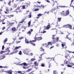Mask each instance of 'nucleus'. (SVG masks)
Returning <instances> with one entry per match:
<instances>
[{
    "label": "nucleus",
    "instance_id": "obj_1",
    "mask_svg": "<svg viewBox=\"0 0 74 74\" xmlns=\"http://www.w3.org/2000/svg\"><path fill=\"white\" fill-rule=\"evenodd\" d=\"M70 14V12H69V10H67V11H63L62 12H61V14L63 16H67Z\"/></svg>",
    "mask_w": 74,
    "mask_h": 74
},
{
    "label": "nucleus",
    "instance_id": "obj_2",
    "mask_svg": "<svg viewBox=\"0 0 74 74\" xmlns=\"http://www.w3.org/2000/svg\"><path fill=\"white\" fill-rule=\"evenodd\" d=\"M25 42L27 44H29V43H30L32 45H33V46H36V44H35L33 42V41L30 40L29 42V41H27V40L26 39V38H25Z\"/></svg>",
    "mask_w": 74,
    "mask_h": 74
},
{
    "label": "nucleus",
    "instance_id": "obj_3",
    "mask_svg": "<svg viewBox=\"0 0 74 74\" xmlns=\"http://www.w3.org/2000/svg\"><path fill=\"white\" fill-rule=\"evenodd\" d=\"M47 60H49V62H48V64L49 65V68H50V67H51L52 66L51 65V61L52 60V58H47Z\"/></svg>",
    "mask_w": 74,
    "mask_h": 74
},
{
    "label": "nucleus",
    "instance_id": "obj_4",
    "mask_svg": "<svg viewBox=\"0 0 74 74\" xmlns=\"http://www.w3.org/2000/svg\"><path fill=\"white\" fill-rule=\"evenodd\" d=\"M34 39L35 40H32V41H33V42H36V41L37 40H38V41H40V40H41L42 39V38L41 37H38L37 38L35 37L34 38Z\"/></svg>",
    "mask_w": 74,
    "mask_h": 74
},
{
    "label": "nucleus",
    "instance_id": "obj_5",
    "mask_svg": "<svg viewBox=\"0 0 74 74\" xmlns=\"http://www.w3.org/2000/svg\"><path fill=\"white\" fill-rule=\"evenodd\" d=\"M16 10L17 14H18V12H22V8L21 9L20 7H18Z\"/></svg>",
    "mask_w": 74,
    "mask_h": 74
},
{
    "label": "nucleus",
    "instance_id": "obj_6",
    "mask_svg": "<svg viewBox=\"0 0 74 74\" xmlns=\"http://www.w3.org/2000/svg\"><path fill=\"white\" fill-rule=\"evenodd\" d=\"M33 31V29H31L30 30H29L28 32H27V34L28 35V36H30L31 34H32V32Z\"/></svg>",
    "mask_w": 74,
    "mask_h": 74
},
{
    "label": "nucleus",
    "instance_id": "obj_7",
    "mask_svg": "<svg viewBox=\"0 0 74 74\" xmlns=\"http://www.w3.org/2000/svg\"><path fill=\"white\" fill-rule=\"evenodd\" d=\"M44 27L45 28H44V30H48V29H49V28H50V25H48L46 27V26H44Z\"/></svg>",
    "mask_w": 74,
    "mask_h": 74
},
{
    "label": "nucleus",
    "instance_id": "obj_8",
    "mask_svg": "<svg viewBox=\"0 0 74 74\" xmlns=\"http://www.w3.org/2000/svg\"><path fill=\"white\" fill-rule=\"evenodd\" d=\"M45 54V53H44ZM44 53H42V54H41L40 55V57H39V58H40L38 60V62H40V61H41V60H42V55H43L44 54Z\"/></svg>",
    "mask_w": 74,
    "mask_h": 74
},
{
    "label": "nucleus",
    "instance_id": "obj_9",
    "mask_svg": "<svg viewBox=\"0 0 74 74\" xmlns=\"http://www.w3.org/2000/svg\"><path fill=\"white\" fill-rule=\"evenodd\" d=\"M70 65L68 64L67 65V66L68 67H72V66H74V64L73 63H70Z\"/></svg>",
    "mask_w": 74,
    "mask_h": 74
},
{
    "label": "nucleus",
    "instance_id": "obj_10",
    "mask_svg": "<svg viewBox=\"0 0 74 74\" xmlns=\"http://www.w3.org/2000/svg\"><path fill=\"white\" fill-rule=\"evenodd\" d=\"M23 52L25 54L28 55V50L27 49H25L23 51Z\"/></svg>",
    "mask_w": 74,
    "mask_h": 74
},
{
    "label": "nucleus",
    "instance_id": "obj_11",
    "mask_svg": "<svg viewBox=\"0 0 74 74\" xmlns=\"http://www.w3.org/2000/svg\"><path fill=\"white\" fill-rule=\"evenodd\" d=\"M21 65L22 66L23 65L24 66H28L27 64H26V62H24L23 63L21 64Z\"/></svg>",
    "mask_w": 74,
    "mask_h": 74
},
{
    "label": "nucleus",
    "instance_id": "obj_12",
    "mask_svg": "<svg viewBox=\"0 0 74 74\" xmlns=\"http://www.w3.org/2000/svg\"><path fill=\"white\" fill-rule=\"evenodd\" d=\"M42 15H43L42 14H38L37 15L38 17H36V18H37V19H38V18H40V16H42Z\"/></svg>",
    "mask_w": 74,
    "mask_h": 74
},
{
    "label": "nucleus",
    "instance_id": "obj_13",
    "mask_svg": "<svg viewBox=\"0 0 74 74\" xmlns=\"http://www.w3.org/2000/svg\"><path fill=\"white\" fill-rule=\"evenodd\" d=\"M6 12H5V14H9V10L8 8H7L6 9Z\"/></svg>",
    "mask_w": 74,
    "mask_h": 74
},
{
    "label": "nucleus",
    "instance_id": "obj_14",
    "mask_svg": "<svg viewBox=\"0 0 74 74\" xmlns=\"http://www.w3.org/2000/svg\"><path fill=\"white\" fill-rule=\"evenodd\" d=\"M29 4L28 3H27L25 5H24L25 9H26L29 7Z\"/></svg>",
    "mask_w": 74,
    "mask_h": 74
},
{
    "label": "nucleus",
    "instance_id": "obj_15",
    "mask_svg": "<svg viewBox=\"0 0 74 74\" xmlns=\"http://www.w3.org/2000/svg\"><path fill=\"white\" fill-rule=\"evenodd\" d=\"M34 64L35 66H38V63L37 62H34Z\"/></svg>",
    "mask_w": 74,
    "mask_h": 74
},
{
    "label": "nucleus",
    "instance_id": "obj_16",
    "mask_svg": "<svg viewBox=\"0 0 74 74\" xmlns=\"http://www.w3.org/2000/svg\"><path fill=\"white\" fill-rule=\"evenodd\" d=\"M68 28H69L70 29H72V25H70L69 24H68Z\"/></svg>",
    "mask_w": 74,
    "mask_h": 74
},
{
    "label": "nucleus",
    "instance_id": "obj_17",
    "mask_svg": "<svg viewBox=\"0 0 74 74\" xmlns=\"http://www.w3.org/2000/svg\"><path fill=\"white\" fill-rule=\"evenodd\" d=\"M55 10H56V8H54L50 10V12H53L55 11Z\"/></svg>",
    "mask_w": 74,
    "mask_h": 74
},
{
    "label": "nucleus",
    "instance_id": "obj_18",
    "mask_svg": "<svg viewBox=\"0 0 74 74\" xmlns=\"http://www.w3.org/2000/svg\"><path fill=\"white\" fill-rule=\"evenodd\" d=\"M5 52H10V51L9 50V48H7V49H5Z\"/></svg>",
    "mask_w": 74,
    "mask_h": 74
},
{
    "label": "nucleus",
    "instance_id": "obj_19",
    "mask_svg": "<svg viewBox=\"0 0 74 74\" xmlns=\"http://www.w3.org/2000/svg\"><path fill=\"white\" fill-rule=\"evenodd\" d=\"M69 36V35H67L66 36V38H67V39H69V40H70V41H71V38H69L68 37Z\"/></svg>",
    "mask_w": 74,
    "mask_h": 74
},
{
    "label": "nucleus",
    "instance_id": "obj_20",
    "mask_svg": "<svg viewBox=\"0 0 74 74\" xmlns=\"http://www.w3.org/2000/svg\"><path fill=\"white\" fill-rule=\"evenodd\" d=\"M8 74H12V71H7Z\"/></svg>",
    "mask_w": 74,
    "mask_h": 74
},
{
    "label": "nucleus",
    "instance_id": "obj_21",
    "mask_svg": "<svg viewBox=\"0 0 74 74\" xmlns=\"http://www.w3.org/2000/svg\"><path fill=\"white\" fill-rule=\"evenodd\" d=\"M68 26H69V24L64 25L63 27H66V28H68Z\"/></svg>",
    "mask_w": 74,
    "mask_h": 74
},
{
    "label": "nucleus",
    "instance_id": "obj_22",
    "mask_svg": "<svg viewBox=\"0 0 74 74\" xmlns=\"http://www.w3.org/2000/svg\"><path fill=\"white\" fill-rule=\"evenodd\" d=\"M53 74H58V72L57 71L55 70L53 71Z\"/></svg>",
    "mask_w": 74,
    "mask_h": 74
},
{
    "label": "nucleus",
    "instance_id": "obj_23",
    "mask_svg": "<svg viewBox=\"0 0 74 74\" xmlns=\"http://www.w3.org/2000/svg\"><path fill=\"white\" fill-rule=\"evenodd\" d=\"M21 46H19L18 47H16L14 48V49H15V50H16V49H19V48H21Z\"/></svg>",
    "mask_w": 74,
    "mask_h": 74
},
{
    "label": "nucleus",
    "instance_id": "obj_24",
    "mask_svg": "<svg viewBox=\"0 0 74 74\" xmlns=\"http://www.w3.org/2000/svg\"><path fill=\"white\" fill-rule=\"evenodd\" d=\"M12 31H15L16 30V28L15 27H13L12 28Z\"/></svg>",
    "mask_w": 74,
    "mask_h": 74
},
{
    "label": "nucleus",
    "instance_id": "obj_25",
    "mask_svg": "<svg viewBox=\"0 0 74 74\" xmlns=\"http://www.w3.org/2000/svg\"><path fill=\"white\" fill-rule=\"evenodd\" d=\"M31 23V21H30L28 23V27H30V24Z\"/></svg>",
    "mask_w": 74,
    "mask_h": 74
},
{
    "label": "nucleus",
    "instance_id": "obj_26",
    "mask_svg": "<svg viewBox=\"0 0 74 74\" xmlns=\"http://www.w3.org/2000/svg\"><path fill=\"white\" fill-rule=\"evenodd\" d=\"M59 37H57L56 39V42H58L59 41Z\"/></svg>",
    "mask_w": 74,
    "mask_h": 74
},
{
    "label": "nucleus",
    "instance_id": "obj_27",
    "mask_svg": "<svg viewBox=\"0 0 74 74\" xmlns=\"http://www.w3.org/2000/svg\"><path fill=\"white\" fill-rule=\"evenodd\" d=\"M5 52V51H1L0 52V54H3V53H4Z\"/></svg>",
    "mask_w": 74,
    "mask_h": 74
},
{
    "label": "nucleus",
    "instance_id": "obj_28",
    "mask_svg": "<svg viewBox=\"0 0 74 74\" xmlns=\"http://www.w3.org/2000/svg\"><path fill=\"white\" fill-rule=\"evenodd\" d=\"M25 19H23L22 21L20 22V23H23V22H25Z\"/></svg>",
    "mask_w": 74,
    "mask_h": 74
},
{
    "label": "nucleus",
    "instance_id": "obj_29",
    "mask_svg": "<svg viewBox=\"0 0 74 74\" xmlns=\"http://www.w3.org/2000/svg\"><path fill=\"white\" fill-rule=\"evenodd\" d=\"M14 15H11L8 16V17L9 18H12V17H14Z\"/></svg>",
    "mask_w": 74,
    "mask_h": 74
},
{
    "label": "nucleus",
    "instance_id": "obj_30",
    "mask_svg": "<svg viewBox=\"0 0 74 74\" xmlns=\"http://www.w3.org/2000/svg\"><path fill=\"white\" fill-rule=\"evenodd\" d=\"M60 7H61V8H66H66H67V7H68L66 6H61Z\"/></svg>",
    "mask_w": 74,
    "mask_h": 74
},
{
    "label": "nucleus",
    "instance_id": "obj_31",
    "mask_svg": "<svg viewBox=\"0 0 74 74\" xmlns=\"http://www.w3.org/2000/svg\"><path fill=\"white\" fill-rule=\"evenodd\" d=\"M61 19H62L61 18H58V22H60V20H61Z\"/></svg>",
    "mask_w": 74,
    "mask_h": 74
},
{
    "label": "nucleus",
    "instance_id": "obj_32",
    "mask_svg": "<svg viewBox=\"0 0 74 74\" xmlns=\"http://www.w3.org/2000/svg\"><path fill=\"white\" fill-rule=\"evenodd\" d=\"M45 8V6L44 5H40V8Z\"/></svg>",
    "mask_w": 74,
    "mask_h": 74
},
{
    "label": "nucleus",
    "instance_id": "obj_33",
    "mask_svg": "<svg viewBox=\"0 0 74 74\" xmlns=\"http://www.w3.org/2000/svg\"><path fill=\"white\" fill-rule=\"evenodd\" d=\"M41 66H42V67H45V64L44 63L42 64Z\"/></svg>",
    "mask_w": 74,
    "mask_h": 74
},
{
    "label": "nucleus",
    "instance_id": "obj_34",
    "mask_svg": "<svg viewBox=\"0 0 74 74\" xmlns=\"http://www.w3.org/2000/svg\"><path fill=\"white\" fill-rule=\"evenodd\" d=\"M52 36L53 37V38H52V39L54 40H55V39H56V38H54V37H55V35H52Z\"/></svg>",
    "mask_w": 74,
    "mask_h": 74
},
{
    "label": "nucleus",
    "instance_id": "obj_35",
    "mask_svg": "<svg viewBox=\"0 0 74 74\" xmlns=\"http://www.w3.org/2000/svg\"><path fill=\"white\" fill-rule=\"evenodd\" d=\"M13 24H14V23H9V25H10V26H12Z\"/></svg>",
    "mask_w": 74,
    "mask_h": 74
},
{
    "label": "nucleus",
    "instance_id": "obj_36",
    "mask_svg": "<svg viewBox=\"0 0 74 74\" xmlns=\"http://www.w3.org/2000/svg\"><path fill=\"white\" fill-rule=\"evenodd\" d=\"M36 60V59L35 58H32L31 59V61H32V62H33V61H34V60Z\"/></svg>",
    "mask_w": 74,
    "mask_h": 74
},
{
    "label": "nucleus",
    "instance_id": "obj_37",
    "mask_svg": "<svg viewBox=\"0 0 74 74\" xmlns=\"http://www.w3.org/2000/svg\"><path fill=\"white\" fill-rule=\"evenodd\" d=\"M31 70H32V69H29L27 70L26 72H29V71H31Z\"/></svg>",
    "mask_w": 74,
    "mask_h": 74
},
{
    "label": "nucleus",
    "instance_id": "obj_38",
    "mask_svg": "<svg viewBox=\"0 0 74 74\" xmlns=\"http://www.w3.org/2000/svg\"><path fill=\"white\" fill-rule=\"evenodd\" d=\"M7 41V38H6L5 39V40H4V42H6Z\"/></svg>",
    "mask_w": 74,
    "mask_h": 74
},
{
    "label": "nucleus",
    "instance_id": "obj_39",
    "mask_svg": "<svg viewBox=\"0 0 74 74\" xmlns=\"http://www.w3.org/2000/svg\"><path fill=\"white\" fill-rule=\"evenodd\" d=\"M61 45H62V47H64V46H65V43L64 44V43L62 44Z\"/></svg>",
    "mask_w": 74,
    "mask_h": 74
},
{
    "label": "nucleus",
    "instance_id": "obj_40",
    "mask_svg": "<svg viewBox=\"0 0 74 74\" xmlns=\"http://www.w3.org/2000/svg\"><path fill=\"white\" fill-rule=\"evenodd\" d=\"M18 54L20 55H22V51H20L18 53Z\"/></svg>",
    "mask_w": 74,
    "mask_h": 74
},
{
    "label": "nucleus",
    "instance_id": "obj_41",
    "mask_svg": "<svg viewBox=\"0 0 74 74\" xmlns=\"http://www.w3.org/2000/svg\"><path fill=\"white\" fill-rule=\"evenodd\" d=\"M11 1H9L8 3V5H11Z\"/></svg>",
    "mask_w": 74,
    "mask_h": 74
},
{
    "label": "nucleus",
    "instance_id": "obj_42",
    "mask_svg": "<svg viewBox=\"0 0 74 74\" xmlns=\"http://www.w3.org/2000/svg\"><path fill=\"white\" fill-rule=\"evenodd\" d=\"M45 0V1H47V3H51V2H50V1H49V0Z\"/></svg>",
    "mask_w": 74,
    "mask_h": 74
},
{
    "label": "nucleus",
    "instance_id": "obj_43",
    "mask_svg": "<svg viewBox=\"0 0 74 74\" xmlns=\"http://www.w3.org/2000/svg\"><path fill=\"white\" fill-rule=\"evenodd\" d=\"M39 10V9H35L34 10V11H38Z\"/></svg>",
    "mask_w": 74,
    "mask_h": 74
},
{
    "label": "nucleus",
    "instance_id": "obj_44",
    "mask_svg": "<svg viewBox=\"0 0 74 74\" xmlns=\"http://www.w3.org/2000/svg\"><path fill=\"white\" fill-rule=\"evenodd\" d=\"M56 42H56V41H55V40H54L53 42V43L55 44V43H56Z\"/></svg>",
    "mask_w": 74,
    "mask_h": 74
},
{
    "label": "nucleus",
    "instance_id": "obj_45",
    "mask_svg": "<svg viewBox=\"0 0 74 74\" xmlns=\"http://www.w3.org/2000/svg\"><path fill=\"white\" fill-rule=\"evenodd\" d=\"M29 18H31L32 17V14L31 13H29Z\"/></svg>",
    "mask_w": 74,
    "mask_h": 74
},
{
    "label": "nucleus",
    "instance_id": "obj_46",
    "mask_svg": "<svg viewBox=\"0 0 74 74\" xmlns=\"http://www.w3.org/2000/svg\"><path fill=\"white\" fill-rule=\"evenodd\" d=\"M17 52H18V50H17V51H16L14 52H13V53H17Z\"/></svg>",
    "mask_w": 74,
    "mask_h": 74
},
{
    "label": "nucleus",
    "instance_id": "obj_47",
    "mask_svg": "<svg viewBox=\"0 0 74 74\" xmlns=\"http://www.w3.org/2000/svg\"><path fill=\"white\" fill-rule=\"evenodd\" d=\"M52 44V42H48V45H51Z\"/></svg>",
    "mask_w": 74,
    "mask_h": 74
},
{
    "label": "nucleus",
    "instance_id": "obj_48",
    "mask_svg": "<svg viewBox=\"0 0 74 74\" xmlns=\"http://www.w3.org/2000/svg\"><path fill=\"white\" fill-rule=\"evenodd\" d=\"M22 8L23 9H25V5H23L22 6Z\"/></svg>",
    "mask_w": 74,
    "mask_h": 74
},
{
    "label": "nucleus",
    "instance_id": "obj_49",
    "mask_svg": "<svg viewBox=\"0 0 74 74\" xmlns=\"http://www.w3.org/2000/svg\"><path fill=\"white\" fill-rule=\"evenodd\" d=\"M4 45H3L2 47V50H4Z\"/></svg>",
    "mask_w": 74,
    "mask_h": 74
},
{
    "label": "nucleus",
    "instance_id": "obj_50",
    "mask_svg": "<svg viewBox=\"0 0 74 74\" xmlns=\"http://www.w3.org/2000/svg\"><path fill=\"white\" fill-rule=\"evenodd\" d=\"M23 37H20L18 38L19 40H21V39H23Z\"/></svg>",
    "mask_w": 74,
    "mask_h": 74
},
{
    "label": "nucleus",
    "instance_id": "obj_51",
    "mask_svg": "<svg viewBox=\"0 0 74 74\" xmlns=\"http://www.w3.org/2000/svg\"><path fill=\"white\" fill-rule=\"evenodd\" d=\"M5 20V19L4 18L2 20H1V21L2 22H4V21Z\"/></svg>",
    "mask_w": 74,
    "mask_h": 74
},
{
    "label": "nucleus",
    "instance_id": "obj_52",
    "mask_svg": "<svg viewBox=\"0 0 74 74\" xmlns=\"http://www.w3.org/2000/svg\"><path fill=\"white\" fill-rule=\"evenodd\" d=\"M23 69H28V68L27 67H26L25 66H23Z\"/></svg>",
    "mask_w": 74,
    "mask_h": 74
},
{
    "label": "nucleus",
    "instance_id": "obj_53",
    "mask_svg": "<svg viewBox=\"0 0 74 74\" xmlns=\"http://www.w3.org/2000/svg\"><path fill=\"white\" fill-rule=\"evenodd\" d=\"M18 73H19V74H21V73H22V71H18Z\"/></svg>",
    "mask_w": 74,
    "mask_h": 74
},
{
    "label": "nucleus",
    "instance_id": "obj_54",
    "mask_svg": "<svg viewBox=\"0 0 74 74\" xmlns=\"http://www.w3.org/2000/svg\"><path fill=\"white\" fill-rule=\"evenodd\" d=\"M19 42H21V41H18L16 42V44H18V43H19Z\"/></svg>",
    "mask_w": 74,
    "mask_h": 74
},
{
    "label": "nucleus",
    "instance_id": "obj_55",
    "mask_svg": "<svg viewBox=\"0 0 74 74\" xmlns=\"http://www.w3.org/2000/svg\"><path fill=\"white\" fill-rule=\"evenodd\" d=\"M2 10L1 9L0 10V15H1L2 14L1 13V11H2Z\"/></svg>",
    "mask_w": 74,
    "mask_h": 74
},
{
    "label": "nucleus",
    "instance_id": "obj_56",
    "mask_svg": "<svg viewBox=\"0 0 74 74\" xmlns=\"http://www.w3.org/2000/svg\"><path fill=\"white\" fill-rule=\"evenodd\" d=\"M5 27H4L3 28H2V30H4V29H5Z\"/></svg>",
    "mask_w": 74,
    "mask_h": 74
},
{
    "label": "nucleus",
    "instance_id": "obj_57",
    "mask_svg": "<svg viewBox=\"0 0 74 74\" xmlns=\"http://www.w3.org/2000/svg\"><path fill=\"white\" fill-rule=\"evenodd\" d=\"M46 31H44L43 32H42V33L44 34V33H46Z\"/></svg>",
    "mask_w": 74,
    "mask_h": 74
},
{
    "label": "nucleus",
    "instance_id": "obj_58",
    "mask_svg": "<svg viewBox=\"0 0 74 74\" xmlns=\"http://www.w3.org/2000/svg\"><path fill=\"white\" fill-rule=\"evenodd\" d=\"M29 74H33V73L32 72H31L30 73H29Z\"/></svg>",
    "mask_w": 74,
    "mask_h": 74
},
{
    "label": "nucleus",
    "instance_id": "obj_59",
    "mask_svg": "<svg viewBox=\"0 0 74 74\" xmlns=\"http://www.w3.org/2000/svg\"><path fill=\"white\" fill-rule=\"evenodd\" d=\"M41 51H44V49H41Z\"/></svg>",
    "mask_w": 74,
    "mask_h": 74
},
{
    "label": "nucleus",
    "instance_id": "obj_60",
    "mask_svg": "<svg viewBox=\"0 0 74 74\" xmlns=\"http://www.w3.org/2000/svg\"><path fill=\"white\" fill-rule=\"evenodd\" d=\"M56 45L57 47H59V44H57Z\"/></svg>",
    "mask_w": 74,
    "mask_h": 74
},
{
    "label": "nucleus",
    "instance_id": "obj_61",
    "mask_svg": "<svg viewBox=\"0 0 74 74\" xmlns=\"http://www.w3.org/2000/svg\"><path fill=\"white\" fill-rule=\"evenodd\" d=\"M12 8H11L10 9V11H12Z\"/></svg>",
    "mask_w": 74,
    "mask_h": 74
},
{
    "label": "nucleus",
    "instance_id": "obj_62",
    "mask_svg": "<svg viewBox=\"0 0 74 74\" xmlns=\"http://www.w3.org/2000/svg\"><path fill=\"white\" fill-rule=\"evenodd\" d=\"M9 53H8L5 54V55H9Z\"/></svg>",
    "mask_w": 74,
    "mask_h": 74
},
{
    "label": "nucleus",
    "instance_id": "obj_63",
    "mask_svg": "<svg viewBox=\"0 0 74 74\" xmlns=\"http://www.w3.org/2000/svg\"><path fill=\"white\" fill-rule=\"evenodd\" d=\"M30 55L31 56H32L33 55V53H30Z\"/></svg>",
    "mask_w": 74,
    "mask_h": 74
},
{
    "label": "nucleus",
    "instance_id": "obj_64",
    "mask_svg": "<svg viewBox=\"0 0 74 74\" xmlns=\"http://www.w3.org/2000/svg\"><path fill=\"white\" fill-rule=\"evenodd\" d=\"M37 3H38V4H40V3H41V2H37Z\"/></svg>",
    "mask_w": 74,
    "mask_h": 74
}]
</instances>
